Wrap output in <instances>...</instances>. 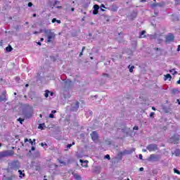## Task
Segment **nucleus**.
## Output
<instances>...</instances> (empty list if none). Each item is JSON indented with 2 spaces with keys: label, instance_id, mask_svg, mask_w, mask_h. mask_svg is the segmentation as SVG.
Masks as SVG:
<instances>
[{
  "label": "nucleus",
  "instance_id": "nucleus-1",
  "mask_svg": "<svg viewBox=\"0 0 180 180\" xmlns=\"http://www.w3.org/2000/svg\"><path fill=\"white\" fill-rule=\"evenodd\" d=\"M44 32L47 37L46 43H51V40L56 39V34L53 32L51 30H44Z\"/></svg>",
  "mask_w": 180,
  "mask_h": 180
},
{
  "label": "nucleus",
  "instance_id": "nucleus-49",
  "mask_svg": "<svg viewBox=\"0 0 180 180\" xmlns=\"http://www.w3.org/2000/svg\"><path fill=\"white\" fill-rule=\"evenodd\" d=\"M142 151H143V153H146L147 152V149H143Z\"/></svg>",
  "mask_w": 180,
  "mask_h": 180
},
{
  "label": "nucleus",
  "instance_id": "nucleus-4",
  "mask_svg": "<svg viewBox=\"0 0 180 180\" xmlns=\"http://www.w3.org/2000/svg\"><path fill=\"white\" fill-rule=\"evenodd\" d=\"M169 143H173L174 144H178V143H179V135L175 134L169 139Z\"/></svg>",
  "mask_w": 180,
  "mask_h": 180
},
{
  "label": "nucleus",
  "instance_id": "nucleus-50",
  "mask_svg": "<svg viewBox=\"0 0 180 180\" xmlns=\"http://www.w3.org/2000/svg\"><path fill=\"white\" fill-rule=\"evenodd\" d=\"M108 1V2H115V0H106Z\"/></svg>",
  "mask_w": 180,
  "mask_h": 180
},
{
  "label": "nucleus",
  "instance_id": "nucleus-24",
  "mask_svg": "<svg viewBox=\"0 0 180 180\" xmlns=\"http://www.w3.org/2000/svg\"><path fill=\"white\" fill-rule=\"evenodd\" d=\"M105 9H106V7L105 6V4H101V11H102V12H105Z\"/></svg>",
  "mask_w": 180,
  "mask_h": 180
},
{
  "label": "nucleus",
  "instance_id": "nucleus-64",
  "mask_svg": "<svg viewBox=\"0 0 180 180\" xmlns=\"http://www.w3.org/2000/svg\"><path fill=\"white\" fill-rule=\"evenodd\" d=\"M177 101H178V103H179V105H180V101H179V100H177Z\"/></svg>",
  "mask_w": 180,
  "mask_h": 180
},
{
  "label": "nucleus",
  "instance_id": "nucleus-46",
  "mask_svg": "<svg viewBox=\"0 0 180 180\" xmlns=\"http://www.w3.org/2000/svg\"><path fill=\"white\" fill-rule=\"evenodd\" d=\"M139 171H141H141H144V168H143V167H140V168H139Z\"/></svg>",
  "mask_w": 180,
  "mask_h": 180
},
{
  "label": "nucleus",
  "instance_id": "nucleus-19",
  "mask_svg": "<svg viewBox=\"0 0 180 180\" xmlns=\"http://www.w3.org/2000/svg\"><path fill=\"white\" fill-rule=\"evenodd\" d=\"M5 101H6V97H5V96H0V102H4Z\"/></svg>",
  "mask_w": 180,
  "mask_h": 180
},
{
  "label": "nucleus",
  "instance_id": "nucleus-30",
  "mask_svg": "<svg viewBox=\"0 0 180 180\" xmlns=\"http://www.w3.org/2000/svg\"><path fill=\"white\" fill-rule=\"evenodd\" d=\"M104 158H105L106 160H110V155H106L104 156Z\"/></svg>",
  "mask_w": 180,
  "mask_h": 180
},
{
  "label": "nucleus",
  "instance_id": "nucleus-52",
  "mask_svg": "<svg viewBox=\"0 0 180 180\" xmlns=\"http://www.w3.org/2000/svg\"><path fill=\"white\" fill-rule=\"evenodd\" d=\"M27 141H29V139H25V143H27Z\"/></svg>",
  "mask_w": 180,
  "mask_h": 180
},
{
  "label": "nucleus",
  "instance_id": "nucleus-43",
  "mask_svg": "<svg viewBox=\"0 0 180 180\" xmlns=\"http://www.w3.org/2000/svg\"><path fill=\"white\" fill-rule=\"evenodd\" d=\"M133 129L134 130H139V127L135 126V127H134Z\"/></svg>",
  "mask_w": 180,
  "mask_h": 180
},
{
  "label": "nucleus",
  "instance_id": "nucleus-60",
  "mask_svg": "<svg viewBox=\"0 0 180 180\" xmlns=\"http://www.w3.org/2000/svg\"><path fill=\"white\" fill-rule=\"evenodd\" d=\"M82 52H81L80 53H79V57H81V56H82Z\"/></svg>",
  "mask_w": 180,
  "mask_h": 180
},
{
  "label": "nucleus",
  "instance_id": "nucleus-45",
  "mask_svg": "<svg viewBox=\"0 0 180 180\" xmlns=\"http://www.w3.org/2000/svg\"><path fill=\"white\" fill-rule=\"evenodd\" d=\"M31 150H32V151H34V150H36V148H34V146H32V147L31 148Z\"/></svg>",
  "mask_w": 180,
  "mask_h": 180
},
{
  "label": "nucleus",
  "instance_id": "nucleus-10",
  "mask_svg": "<svg viewBox=\"0 0 180 180\" xmlns=\"http://www.w3.org/2000/svg\"><path fill=\"white\" fill-rule=\"evenodd\" d=\"M79 162H81L82 167H84L85 168L88 167V160H83L80 159Z\"/></svg>",
  "mask_w": 180,
  "mask_h": 180
},
{
  "label": "nucleus",
  "instance_id": "nucleus-58",
  "mask_svg": "<svg viewBox=\"0 0 180 180\" xmlns=\"http://www.w3.org/2000/svg\"><path fill=\"white\" fill-rule=\"evenodd\" d=\"M71 11H72V12H74L75 8H71Z\"/></svg>",
  "mask_w": 180,
  "mask_h": 180
},
{
  "label": "nucleus",
  "instance_id": "nucleus-22",
  "mask_svg": "<svg viewBox=\"0 0 180 180\" xmlns=\"http://www.w3.org/2000/svg\"><path fill=\"white\" fill-rule=\"evenodd\" d=\"M29 142L32 146H33V144H36V139H33V141H32V139H30Z\"/></svg>",
  "mask_w": 180,
  "mask_h": 180
},
{
  "label": "nucleus",
  "instance_id": "nucleus-48",
  "mask_svg": "<svg viewBox=\"0 0 180 180\" xmlns=\"http://www.w3.org/2000/svg\"><path fill=\"white\" fill-rule=\"evenodd\" d=\"M56 22H57V23H61V20H56Z\"/></svg>",
  "mask_w": 180,
  "mask_h": 180
},
{
  "label": "nucleus",
  "instance_id": "nucleus-44",
  "mask_svg": "<svg viewBox=\"0 0 180 180\" xmlns=\"http://www.w3.org/2000/svg\"><path fill=\"white\" fill-rule=\"evenodd\" d=\"M139 160H143V155L141 154L139 155Z\"/></svg>",
  "mask_w": 180,
  "mask_h": 180
},
{
  "label": "nucleus",
  "instance_id": "nucleus-29",
  "mask_svg": "<svg viewBox=\"0 0 180 180\" xmlns=\"http://www.w3.org/2000/svg\"><path fill=\"white\" fill-rule=\"evenodd\" d=\"M24 120H23V119H22V118H18V121L20 122V123L21 124H22V122H24Z\"/></svg>",
  "mask_w": 180,
  "mask_h": 180
},
{
  "label": "nucleus",
  "instance_id": "nucleus-26",
  "mask_svg": "<svg viewBox=\"0 0 180 180\" xmlns=\"http://www.w3.org/2000/svg\"><path fill=\"white\" fill-rule=\"evenodd\" d=\"M94 11H99V6L97 4L94 5Z\"/></svg>",
  "mask_w": 180,
  "mask_h": 180
},
{
  "label": "nucleus",
  "instance_id": "nucleus-9",
  "mask_svg": "<svg viewBox=\"0 0 180 180\" xmlns=\"http://www.w3.org/2000/svg\"><path fill=\"white\" fill-rule=\"evenodd\" d=\"M91 137L93 141H94V143H97L98 136V133H96V131H93L91 134Z\"/></svg>",
  "mask_w": 180,
  "mask_h": 180
},
{
  "label": "nucleus",
  "instance_id": "nucleus-56",
  "mask_svg": "<svg viewBox=\"0 0 180 180\" xmlns=\"http://www.w3.org/2000/svg\"><path fill=\"white\" fill-rule=\"evenodd\" d=\"M44 41V38H41L40 39V41Z\"/></svg>",
  "mask_w": 180,
  "mask_h": 180
},
{
  "label": "nucleus",
  "instance_id": "nucleus-7",
  "mask_svg": "<svg viewBox=\"0 0 180 180\" xmlns=\"http://www.w3.org/2000/svg\"><path fill=\"white\" fill-rule=\"evenodd\" d=\"M79 108V102L76 101L75 103H73L72 105L71 110H72V112H77Z\"/></svg>",
  "mask_w": 180,
  "mask_h": 180
},
{
  "label": "nucleus",
  "instance_id": "nucleus-63",
  "mask_svg": "<svg viewBox=\"0 0 180 180\" xmlns=\"http://www.w3.org/2000/svg\"><path fill=\"white\" fill-rule=\"evenodd\" d=\"M60 164H64V162L63 161H60Z\"/></svg>",
  "mask_w": 180,
  "mask_h": 180
},
{
  "label": "nucleus",
  "instance_id": "nucleus-39",
  "mask_svg": "<svg viewBox=\"0 0 180 180\" xmlns=\"http://www.w3.org/2000/svg\"><path fill=\"white\" fill-rule=\"evenodd\" d=\"M151 6L152 8H155V6H157V4H152Z\"/></svg>",
  "mask_w": 180,
  "mask_h": 180
},
{
  "label": "nucleus",
  "instance_id": "nucleus-5",
  "mask_svg": "<svg viewBox=\"0 0 180 180\" xmlns=\"http://www.w3.org/2000/svg\"><path fill=\"white\" fill-rule=\"evenodd\" d=\"M146 149L150 151V153L153 151H157L158 150V146L157 144H150L146 147Z\"/></svg>",
  "mask_w": 180,
  "mask_h": 180
},
{
  "label": "nucleus",
  "instance_id": "nucleus-55",
  "mask_svg": "<svg viewBox=\"0 0 180 180\" xmlns=\"http://www.w3.org/2000/svg\"><path fill=\"white\" fill-rule=\"evenodd\" d=\"M56 8H57L58 9H61V6H56Z\"/></svg>",
  "mask_w": 180,
  "mask_h": 180
},
{
  "label": "nucleus",
  "instance_id": "nucleus-41",
  "mask_svg": "<svg viewBox=\"0 0 180 180\" xmlns=\"http://www.w3.org/2000/svg\"><path fill=\"white\" fill-rule=\"evenodd\" d=\"M54 113H57V110H53L51 111L52 115H54Z\"/></svg>",
  "mask_w": 180,
  "mask_h": 180
},
{
  "label": "nucleus",
  "instance_id": "nucleus-62",
  "mask_svg": "<svg viewBox=\"0 0 180 180\" xmlns=\"http://www.w3.org/2000/svg\"><path fill=\"white\" fill-rule=\"evenodd\" d=\"M177 84H180V79L177 81Z\"/></svg>",
  "mask_w": 180,
  "mask_h": 180
},
{
  "label": "nucleus",
  "instance_id": "nucleus-13",
  "mask_svg": "<svg viewBox=\"0 0 180 180\" xmlns=\"http://www.w3.org/2000/svg\"><path fill=\"white\" fill-rule=\"evenodd\" d=\"M73 176H74L75 179H76V180H82V179L81 176H79L78 174H74Z\"/></svg>",
  "mask_w": 180,
  "mask_h": 180
},
{
  "label": "nucleus",
  "instance_id": "nucleus-8",
  "mask_svg": "<svg viewBox=\"0 0 180 180\" xmlns=\"http://www.w3.org/2000/svg\"><path fill=\"white\" fill-rule=\"evenodd\" d=\"M174 39H175V37L172 34H169L166 37V43H171V41H174Z\"/></svg>",
  "mask_w": 180,
  "mask_h": 180
},
{
  "label": "nucleus",
  "instance_id": "nucleus-15",
  "mask_svg": "<svg viewBox=\"0 0 180 180\" xmlns=\"http://www.w3.org/2000/svg\"><path fill=\"white\" fill-rule=\"evenodd\" d=\"M146 31L143 30L142 32H140L139 36L141 39H143L144 37H146Z\"/></svg>",
  "mask_w": 180,
  "mask_h": 180
},
{
  "label": "nucleus",
  "instance_id": "nucleus-54",
  "mask_svg": "<svg viewBox=\"0 0 180 180\" xmlns=\"http://www.w3.org/2000/svg\"><path fill=\"white\" fill-rule=\"evenodd\" d=\"M38 46H41V42H37Z\"/></svg>",
  "mask_w": 180,
  "mask_h": 180
},
{
  "label": "nucleus",
  "instance_id": "nucleus-2",
  "mask_svg": "<svg viewBox=\"0 0 180 180\" xmlns=\"http://www.w3.org/2000/svg\"><path fill=\"white\" fill-rule=\"evenodd\" d=\"M20 168V162L19 160H13L8 163V169L12 171H18Z\"/></svg>",
  "mask_w": 180,
  "mask_h": 180
},
{
  "label": "nucleus",
  "instance_id": "nucleus-27",
  "mask_svg": "<svg viewBox=\"0 0 180 180\" xmlns=\"http://www.w3.org/2000/svg\"><path fill=\"white\" fill-rule=\"evenodd\" d=\"M156 5H157V6L162 7V6H164L165 4H164V2H162V3H156Z\"/></svg>",
  "mask_w": 180,
  "mask_h": 180
},
{
  "label": "nucleus",
  "instance_id": "nucleus-37",
  "mask_svg": "<svg viewBox=\"0 0 180 180\" xmlns=\"http://www.w3.org/2000/svg\"><path fill=\"white\" fill-rule=\"evenodd\" d=\"M28 6L30 8L33 6V4L32 2L28 3Z\"/></svg>",
  "mask_w": 180,
  "mask_h": 180
},
{
  "label": "nucleus",
  "instance_id": "nucleus-40",
  "mask_svg": "<svg viewBox=\"0 0 180 180\" xmlns=\"http://www.w3.org/2000/svg\"><path fill=\"white\" fill-rule=\"evenodd\" d=\"M56 22H57V19L56 18L52 19V23H56Z\"/></svg>",
  "mask_w": 180,
  "mask_h": 180
},
{
  "label": "nucleus",
  "instance_id": "nucleus-16",
  "mask_svg": "<svg viewBox=\"0 0 180 180\" xmlns=\"http://www.w3.org/2000/svg\"><path fill=\"white\" fill-rule=\"evenodd\" d=\"M174 154H175L176 157H179L180 150L179 149H176L175 151H174Z\"/></svg>",
  "mask_w": 180,
  "mask_h": 180
},
{
  "label": "nucleus",
  "instance_id": "nucleus-23",
  "mask_svg": "<svg viewBox=\"0 0 180 180\" xmlns=\"http://www.w3.org/2000/svg\"><path fill=\"white\" fill-rule=\"evenodd\" d=\"M75 142H72L70 144H68L67 145V148H71L72 147V146H75Z\"/></svg>",
  "mask_w": 180,
  "mask_h": 180
},
{
  "label": "nucleus",
  "instance_id": "nucleus-31",
  "mask_svg": "<svg viewBox=\"0 0 180 180\" xmlns=\"http://www.w3.org/2000/svg\"><path fill=\"white\" fill-rule=\"evenodd\" d=\"M41 147L45 148V147H47V143H41Z\"/></svg>",
  "mask_w": 180,
  "mask_h": 180
},
{
  "label": "nucleus",
  "instance_id": "nucleus-17",
  "mask_svg": "<svg viewBox=\"0 0 180 180\" xmlns=\"http://www.w3.org/2000/svg\"><path fill=\"white\" fill-rule=\"evenodd\" d=\"M18 174H19L20 178H23V176H25V173H23L22 170H18Z\"/></svg>",
  "mask_w": 180,
  "mask_h": 180
},
{
  "label": "nucleus",
  "instance_id": "nucleus-53",
  "mask_svg": "<svg viewBox=\"0 0 180 180\" xmlns=\"http://www.w3.org/2000/svg\"><path fill=\"white\" fill-rule=\"evenodd\" d=\"M39 34V32L37 31L34 32V34Z\"/></svg>",
  "mask_w": 180,
  "mask_h": 180
},
{
  "label": "nucleus",
  "instance_id": "nucleus-18",
  "mask_svg": "<svg viewBox=\"0 0 180 180\" xmlns=\"http://www.w3.org/2000/svg\"><path fill=\"white\" fill-rule=\"evenodd\" d=\"M6 51H8V52H11V51H12V50H13V49L12 48V46H11V45H9L8 46H7V47L6 48Z\"/></svg>",
  "mask_w": 180,
  "mask_h": 180
},
{
  "label": "nucleus",
  "instance_id": "nucleus-25",
  "mask_svg": "<svg viewBox=\"0 0 180 180\" xmlns=\"http://www.w3.org/2000/svg\"><path fill=\"white\" fill-rule=\"evenodd\" d=\"M128 68L129 69V72H133V70H134V66H128Z\"/></svg>",
  "mask_w": 180,
  "mask_h": 180
},
{
  "label": "nucleus",
  "instance_id": "nucleus-28",
  "mask_svg": "<svg viewBox=\"0 0 180 180\" xmlns=\"http://www.w3.org/2000/svg\"><path fill=\"white\" fill-rule=\"evenodd\" d=\"M174 174H178V175H180V172L179 170L176 169H174Z\"/></svg>",
  "mask_w": 180,
  "mask_h": 180
},
{
  "label": "nucleus",
  "instance_id": "nucleus-36",
  "mask_svg": "<svg viewBox=\"0 0 180 180\" xmlns=\"http://www.w3.org/2000/svg\"><path fill=\"white\" fill-rule=\"evenodd\" d=\"M49 117H50L51 119H54V114H50V115H49Z\"/></svg>",
  "mask_w": 180,
  "mask_h": 180
},
{
  "label": "nucleus",
  "instance_id": "nucleus-35",
  "mask_svg": "<svg viewBox=\"0 0 180 180\" xmlns=\"http://www.w3.org/2000/svg\"><path fill=\"white\" fill-rule=\"evenodd\" d=\"M93 14L94 15H98V11L97 10H94L93 11Z\"/></svg>",
  "mask_w": 180,
  "mask_h": 180
},
{
  "label": "nucleus",
  "instance_id": "nucleus-32",
  "mask_svg": "<svg viewBox=\"0 0 180 180\" xmlns=\"http://www.w3.org/2000/svg\"><path fill=\"white\" fill-rule=\"evenodd\" d=\"M172 94H176V92H178V89H174L172 91Z\"/></svg>",
  "mask_w": 180,
  "mask_h": 180
},
{
  "label": "nucleus",
  "instance_id": "nucleus-12",
  "mask_svg": "<svg viewBox=\"0 0 180 180\" xmlns=\"http://www.w3.org/2000/svg\"><path fill=\"white\" fill-rule=\"evenodd\" d=\"M38 129H39L40 130H44V129H46V124H39L38 126Z\"/></svg>",
  "mask_w": 180,
  "mask_h": 180
},
{
  "label": "nucleus",
  "instance_id": "nucleus-61",
  "mask_svg": "<svg viewBox=\"0 0 180 180\" xmlns=\"http://www.w3.org/2000/svg\"><path fill=\"white\" fill-rule=\"evenodd\" d=\"M33 17L36 18V13L33 14Z\"/></svg>",
  "mask_w": 180,
  "mask_h": 180
},
{
  "label": "nucleus",
  "instance_id": "nucleus-42",
  "mask_svg": "<svg viewBox=\"0 0 180 180\" xmlns=\"http://www.w3.org/2000/svg\"><path fill=\"white\" fill-rule=\"evenodd\" d=\"M4 180H12V177H6Z\"/></svg>",
  "mask_w": 180,
  "mask_h": 180
},
{
  "label": "nucleus",
  "instance_id": "nucleus-3",
  "mask_svg": "<svg viewBox=\"0 0 180 180\" xmlns=\"http://www.w3.org/2000/svg\"><path fill=\"white\" fill-rule=\"evenodd\" d=\"M13 155V150H8L0 152V160L6 157H12Z\"/></svg>",
  "mask_w": 180,
  "mask_h": 180
},
{
  "label": "nucleus",
  "instance_id": "nucleus-33",
  "mask_svg": "<svg viewBox=\"0 0 180 180\" xmlns=\"http://www.w3.org/2000/svg\"><path fill=\"white\" fill-rule=\"evenodd\" d=\"M58 4H60V1H58V0H55L54 6H56V5H58Z\"/></svg>",
  "mask_w": 180,
  "mask_h": 180
},
{
  "label": "nucleus",
  "instance_id": "nucleus-47",
  "mask_svg": "<svg viewBox=\"0 0 180 180\" xmlns=\"http://www.w3.org/2000/svg\"><path fill=\"white\" fill-rule=\"evenodd\" d=\"M177 51H180V45L178 46Z\"/></svg>",
  "mask_w": 180,
  "mask_h": 180
},
{
  "label": "nucleus",
  "instance_id": "nucleus-20",
  "mask_svg": "<svg viewBox=\"0 0 180 180\" xmlns=\"http://www.w3.org/2000/svg\"><path fill=\"white\" fill-rule=\"evenodd\" d=\"M49 95H50V91L46 90L44 94L45 98H49Z\"/></svg>",
  "mask_w": 180,
  "mask_h": 180
},
{
  "label": "nucleus",
  "instance_id": "nucleus-21",
  "mask_svg": "<svg viewBox=\"0 0 180 180\" xmlns=\"http://www.w3.org/2000/svg\"><path fill=\"white\" fill-rule=\"evenodd\" d=\"M169 72H171V74H172L173 75H175V74H178V72L175 71V69L170 70Z\"/></svg>",
  "mask_w": 180,
  "mask_h": 180
},
{
  "label": "nucleus",
  "instance_id": "nucleus-38",
  "mask_svg": "<svg viewBox=\"0 0 180 180\" xmlns=\"http://www.w3.org/2000/svg\"><path fill=\"white\" fill-rule=\"evenodd\" d=\"M154 115H155L154 112H150V117H153Z\"/></svg>",
  "mask_w": 180,
  "mask_h": 180
},
{
  "label": "nucleus",
  "instance_id": "nucleus-57",
  "mask_svg": "<svg viewBox=\"0 0 180 180\" xmlns=\"http://www.w3.org/2000/svg\"><path fill=\"white\" fill-rule=\"evenodd\" d=\"M153 110H155V107H152Z\"/></svg>",
  "mask_w": 180,
  "mask_h": 180
},
{
  "label": "nucleus",
  "instance_id": "nucleus-34",
  "mask_svg": "<svg viewBox=\"0 0 180 180\" xmlns=\"http://www.w3.org/2000/svg\"><path fill=\"white\" fill-rule=\"evenodd\" d=\"M111 11H112L113 12H116V11H117V7L112 8Z\"/></svg>",
  "mask_w": 180,
  "mask_h": 180
},
{
  "label": "nucleus",
  "instance_id": "nucleus-6",
  "mask_svg": "<svg viewBox=\"0 0 180 180\" xmlns=\"http://www.w3.org/2000/svg\"><path fill=\"white\" fill-rule=\"evenodd\" d=\"M63 84H64L65 88H67V89H68L69 88H71V86H72V82L70 79L64 80Z\"/></svg>",
  "mask_w": 180,
  "mask_h": 180
},
{
  "label": "nucleus",
  "instance_id": "nucleus-59",
  "mask_svg": "<svg viewBox=\"0 0 180 180\" xmlns=\"http://www.w3.org/2000/svg\"><path fill=\"white\" fill-rule=\"evenodd\" d=\"M84 50H85V47L84 46L82 49V51H84Z\"/></svg>",
  "mask_w": 180,
  "mask_h": 180
},
{
  "label": "nucleus",
  "instance_id": "nucleus-51",
  "mask_svg": "<svg viewBox=\"0 0 180 180\" xmlns=\"http://www.w3.org/2000/svg\"><path fill=\"white\" fill-rule=\"evenodd\" d=\"M49 94H50L51 96H53V95H54V93H53V92H50Z\"/></svg>",
  "mask_w": 180,
  "mask_h": 180
},
{
  "label": "nucleus",
  "instance_id": "nucleus-14",
  "mask_svg": "<svg viewBox=\"0 0 180 180\" xmlns=\"http://www.w3.org/2000/svg\"><path fill=\"white\" fill-rule=\"evenodd\" d=\"M172 77L169 74H167L165 75V81H167V79H169V81H171Z\"/></svg>",
  "mask_w": 180,
  "mask_h": 180
},
{
  "label": "nucleus",
  "instance_id": "nucleus-11",
  "mask_svg": "<svg viewBox=\"0 0 180 180\" xmlns=\"http://www.w3.org/2000/svg\"><path fill=\"white\" fill-rule=\"evenodd\" d=\"M158 158L157 155L152 154L150 155L149 161H157Z\"/></svg>",
  "mask_w": 180,
  "mask_h": 180
}]
</instances>
